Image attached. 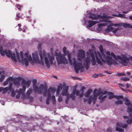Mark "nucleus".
Returning <instances> with one entry per match:
<instances>
[{"label":"nucleus","mask_w":132,"mask_h":132,"mask_svg":"<svg viewBox=\"0 0 132 132\" xmlns=\"http://www.w3.org/2000/svg\"><path fill=\"white\" fill-rule=\"evenodd\" d=\"M108 94H109V98L110 99H111L113 98H116V96L113 95V93L112 92H109Z\"/></svg>","instance_id":"21"},{"label":"nucleus","mask_w":132,"mask_h":132,"mask_svg":"<svg viewBox=\"0 0 132 132\" xmlns=\"http://www.w3.org/2000/svg\"><path fill=\"white\" fill-rule=\"evenodd\" d=\"M27 58H28V60L29 61H31L32 60L31 56V55H29L28 57H27Z\"/></svg>","instance_id":"46"},{"label":"nucleus","mask_w":132,"mask_h":132,"mask_svg":"<svg viewBox=\"0 0 132 132\" xmlns=\"http://www.w3.org/2000/svg\"><path fill=\"white\" fill-rule=\"evenodd\" d=\"M15 94V93L14 91L13 90H12L11 93V96H12L14 97Z\"/></svg>","instance_id":"48"},{"label":"nucleus","mask_w":132,"mask_h":132,"mask_svg":"<svg viewBox=\"0 0 132 132\" xmlns=\"http://www.w3.org/2000/svg\"><path fill=\"white\" fill-rule=\"evenodd\" d=\"M33 89L35 92H36L38 91V88L36 85L34 86H33Z\"/></svg>","instance_id":"39"},{"label":"nucleus","mask_w":132,"mask_h":132,"mask_svg":"<svg viewBox=\"0 0 132 132\" xmlns=\"http://www.w3.org/2000/svg\"><path fill=\"white\" fill-rule=\"evenodd\" d=\"M62 89V87H60V86H58L57 89L56 91V92L57 93H59L60 90V89Z\"/></svg>","instance_id":"42"},{"label":"nucleus","mask_w":132,"mask_h":132,"mask_svg":"<svg viewBox=\"0 0 132 132\" xmlns=\"http://www.w3.org/2000/svg\"><path fill=\"white\" fill-rule=\"evenodd\" d=\"M43 89H44V91H46V87L44 86L43 84H41L38 89L37 91L38 93L39 94H40Z\"/></svg>","instance_id":"15"},{"label":"nucleus","mask_w":132,"mask_h":132,"mask_svg":"<svg viewBox=\"0 0 132 132\" xmlns=\"http://www.w3.org/2000/svg\"><path fill=\"white\" fill-rule=\"evenodd\" d=\"M5 76L4 75H1V77L0 79V82H1L4 79Z\"/></svg>","instance_id":"41"},{"label":"nucleus","mask_w":132,"mask_h":132,"mask_svg":"<svg viewBox=\"0 0 132 132\" xmlns=\"http://www.w3.org/2000/svg\"><path fill=\"white\" fill-rule=\"evenodd\" d=\"M127 112L129 113V117L124 116H123L125 119H127L126 122L128 124L132 123V108L130 106H128L127 108Z\"/></svg>","instance_id":"7"},{"label":"nucleus","mask_w":132,"mask_h":132,"mask_svg":"<svg viewBox=\"0 0 132 132\" xmlns=\"http://www.w3.org/2000/svg\"><path fill=\"white\" fill-rule=\"evenodd\" d=\"M39 55L40 60H39L38 55L34 53L32 54V56L34 62L36 63H38L40 64H44V61L45 60V62L47 67L49 68L50 64H53V61L54 60V57L53 56L51 55L49 53H46L45 51L39 53Z\"/></svg>","instance_id":"1"},{"label":"nucleus","mask_w":132,"mask_h":132,"mask_svg":"<svg viewBox=\"0 0 132 132\" xmlns=\"http://www.w3.org/2000/svg\"><path fill=\"white\" fill-rule=\"evenodd\" d=\"M32 82L33 84V86H35L36 85L37 80L36 79H34L33 80Z\"/></svg>","instance_id":"44"},{"label":"nucleus","mask_w":132,"mask_h":132,"mask_svg":"<svg viewBox=\"0 0 132 132\" xmlns=\"http://www.w3.org/2000/svg\"><path fill=\"white\" fill-rule=\"evenodd\" d=\"M97 91V90L96 89H95L94 90V97H93V98L95 97L96 98L97 96L98 95H97V94L96 93V92Z\"/></svg>","instance_id":"38"},{"label":"nucleus","mask_w":132,"mask_h":132,"mask_svg":"<svg viewBox=\"0 0 132 132\" xmlns=\"http://www.w3.org/2000/svg\"><path fill=\"white\" fill-rule=\"evenodd\" d=\"M47 97L46 100V103L47 105H48L50 104V99L51 97V94L49 93L48 94H47Z\"/></svg>","instance_id":"23"},{"label":"nucleus","mask_w":132,"mask_h":132,"mask_svg":"<svg viewBox=\"0 0 132 132\" xmlns=\"http://www.w3.org/2000/svg\"><path fill=\"white\" fill-rule=\"evenodd\" d=\"M131 85L130 84L127 83L126 84V87L127 88H129L130 87Z\"/></svg>","instance_id":"53"},{"label":"nucleus","mask_w":132,"mask_h":132,"mask_svg":"<svg viewBox=\"0 0 132 132\" xmlns=\"http://www.w3.org/2000/svg\"><path fill=\"white\" fill-rule=\"evenodd\" d=\"M124 14H119L118 15V16L119 17L122 18V17L123 16Z\"/></svg>","instance_id":"52"},{"label":"nucleus","mask_w":132,"mask_h":132,"mask_svg":"<svg viewBox=\"0 0 132 132\" xmlns=\"http://www.w3.org/2000/svg\"><path fill=\"white\" fill-rule=\"evenodd\" d=\"M89 52L90 53V56L91 57L95 56L93 51L92 50H90Z\"/></svg>","instance_id":"43"},{"label":"nucleus","mask_w":132,"mask_h":132,"mask_svg":"<svg viewBox=\"0 0 132 132\" xmlns=\"http://www.w3.org/2000/svg\"><path fill=\"white\" fill-rule=\"evenodd\" d=\"M122 57L118 56V59L120 60V63L124 66H127L129 60V58L127 57L125 55H122Z\"/></svg>","instance_id":"8"},{"label":"nucleus","mask_w":132,"mask_h":132,"mask_svg":"<svg viewBox=\"0 0 132 132\" xmlns=\"http://www.w3.org/2000/svg\"><path fill=\"white\" fill-rule=\"evenodd\" d=\"M22 61L26 66H27L28 65V60L26 58H25L24 59L22 60Z\"/></svg>","instance_id":"25"},{"label":"nucleus","mask_w":132,"mask_h":132,"mask_svg":"<svg viewBox=\"0 0 132 132\" xmlns=\"http://www.w3.org/2000/svg\"><path fill=\"white\" fill-rule=\"evenodd\" d=\"M73 92H74V93L75 94H76V95L77 96H79V95L80 93V91L79 90H76V89H74L73 90Z\"/></svg>","instance_id":"30"},{"label":"nucleus","mask_w":132,"mask_h":132,"mask_svg":"<svg viewBox=\"0 0 132 132\" xmlns=\"http://www.w3.org/2000/svg\"><path fill=\"white\" fill-rule=\"evenodd\" d=\"M117 75H118L119 76H121L122 75H125L124 74H122L121 73H118Z\"/></svg>","instance_id":"60"},{"label":"nucleus","mask_w":132,"mask_h":132,"mask_svg":"<svg viewBox=\"0 0 132 132\" xmlns=\"http://www.w3.org/2000/svg\"><path fill=\"white\" fill-rule=\"evenodd\" d=\"M89 17L93 20H97L101 19L99 20L100 21H95L92 20H88V27L89 28L92 27V26L96 24L97 23H99L100 22H111L110 21H108L107 19L110 18V16L106 15L102 16L101 15H97L95 14H91L89 16Z\"/></svg>","instance_id":"2"},{"label":"nucleus","mask_w":132,"mask_h":132,"mask_svg":"<svg viewBox=\"0 0 132 132\" xmlns=\"http://www.w3.org/2000/svg\"><path fill=\"white\" fill-rule=\"evenodd\" d=\"M32 89H29L27 90L26 93V95L27 98H30V99H31V98L32 99V98L31 97H29L30 95L32 92Z\"/></svg>","instance_id":"19"},{"label":"nucleus","mask_w":132,"mask_h":132,"mask_svg":"<svg viewBox=\"0 0 132 132\" xmlns=\"http://www.w3.org/2000/svg\"><path fill=\"white\" fill-rule=\"evenodd\" d=\"M119 25L120 24H113L111 23L108 26V27L105 29V31L106 32H109L112 31L113 33H115L117 31V29H116L114 30V29L112 28V27L113 26H119Z\"/></svg>","instance_id":"10"},{"label":"nucleus","mask_w":132,"mask_h":132,"mask_svg":"<svg viewBox=\"0 0 132 132\" xmlns=\"http://www.w3.org/2000/svg\"><path fill=\"white\" fill-rule=\"evenodd\" d=\"M28 55V54L27 53H25L24 54V56L25 57H26V58H27Z\"/></svg>","instance_id":"61"},{"label":"nucleus","mask_w":132,"mask_h":132,"mask_svg":"<svg viewBox=\"0 0 132 132\" xmlns=\"http://www.w3.org/2000/svg\"><path fill=\"white\" fill-rule=\"evenodd\" d=\"M9 90L10 91H11L12 90V85L10 84L9 88H8Z\"/></svg>","instance_id":"51"},{"label":"nucleus","mask_w":132,"mask_h":132,"mask_svg":"<svg viewBox=\"0 0 132 132\" xmlns=\"http://www.w3.org/2000/svg\"><path fill=\"white\" fill-rule=\"evenodd\" d=\"M95 54V57L96 58L97 62L98 64H100L101 65L103 66V64L102 62L101 61L99 58V56L98 54V53H97L96 52H94Z\"/></svg>","instance_id":"16"},{"label":"nucleus","mask_w":132,"mask_h":132,"mask_svg":"<svg viewBox=\"0 0 132 132\" xmlns=\"http://www.w3.org/2000/svg\"><path fill=\"white\" fill-rule=\"evenodd\" d=\"M90 62V61L88 57L86 58L85 60L84 64L85 68L86 70H88L89 68Z\"/></svg>","instance_id":"14"},{"label":"nucleus","mask_w":132,"mask_h":132,"mask_svg":"<svg viewBox=\"0 0 132 132\" xmlns=\"http://www.w3.org/2000/svg\"><path fill=\"white\" fill-rule=\"evenodd\" d=\"M92 92V90L91 89H89L85 93L84 95L86 97H89V96L90 92Z\"/></svg>","instance_id":"22"},{"label":"nucleus","mask_w":132,"mask_h":132,"mask_svg":"<svg viewBox=\"0 0 132 132\" xmlns=\"http://www.w3.org/2000/svg\"><path fill=\"white\" fill-rule=\"evenodd\" d=\"M9 90V88L8 87H6L4 88H3V93H5L7 92V91Z\"/></svg>","instance_id":"40"},{"label":"nucleus","mask_w":132,"mask_h":132,"mask_svg":"<svg viewBox=\"0 0 132 132\" xmlns=\"http://www.w3.org/2000/svg\"><path fill=\"white\" fill-rule=\"evenodd\" d=\"M58 101L59 102H61L62 101V98L61 96H59L58 99Z\"/></svg>","instance_id":"49"},{"label":"nucleus","mask_w":132,"mask_h":132,"mask_svg":"<svg viewBox=\"0 0 132 132\" xmlns=\"http://www.w3.org/2000/svg\"><path fill=\"white\" fill-rule=\"evenodd\" d=\"M8 83V81L7 80L5 81H4V82L3 83V85L4 86L6 85Z\"/></svg>","instance_id":"56"},{"label":"nucleus","mask_w":132,"mask_h":132,"mask_svg":"<svg viewBox=\"0 0 132 132\" xmlns=\"http://www.w3.org/2000/svg\"><path fill=\"white\" fill-rule=\"evenodd\" d=\"M92 58V60L91 61V63L93 65H95L96 64V61L95 60V56L91 57Z\"/></svg>","instance_id":"28"},{"label":"nucleus","mask_w":132,"mask_h":132,"mask_svg":"<svg viewBox=\"0 0 132 132\" xmlns=\"http://www.w3.org/2000/svg\"><path fill=\"white\" fill-rule=\"evenodd\" d=\"M31 81L29 80L27 81L23 80L22 81V84L23 85L22 89L24 91L26 88V87H28L30 85Z\"/></svg>","instance_id":"11"},{"label":"nucleus","mask_w":132,"mask_h":132,"mask_svg":"<svg viewBox=\"0 0 132 132\" xmlns=\"http://www.w3.org/2000/svg\"><path fill=\"white\" fill-rule=\"evenodd\" d=\"M3 127L0 128V132H4L3 130H4L3 129Z\"/></svg>","instance_id":"63"},{"label":"nucleus","mask_w":132,"mask_h":132,"mask_svg":"<svg viewBox=\"0 0 132 132\" xmlns=\"http://www.w3.org/2000/svg\"><path fill=\"white\" fill-rule=\"evenodd\" d=\"M107 24L106 23H101L98 24V27L99 28L101 27H104L107 25Z\"/></svg>","instance_id":"31"},{"label":"nucleus","mask_w":132,"mask_h":132,"mask_svg":"<svg viewBox=\"0 0 132 132\" xmlns=\"http://www.w3.org/2000/svg\"><path fill=\"white\" fill-rule=\"evenodd\" d=\"M13 83L15 85H18L19 84V82L18 81L16 80L15 81H14L13 82Z\"/></svg>","instance_id":"54"},{"label":"nucleus","mask_w":132,"mask_h":132,"mask_svg":"<svg viewBox=\"0 0 132 132\" xmlns=\"http://www.w3.org/2000/svg\"><path fill=\"white\" fill-rule=\"evenodd\" d=\"M78 59L81 61L85 57V52L82 50H80L78 52Z\"/></svg>","instance_id":"12"},{"label":"nucleus","mask_w":132,"mask_h":132,"mask_svg":"<svg viewBox=\"0 0 132 132\" xmlns=\"http://www.w3.org/2000/svg\"><path fill=\"white\" fill-rule=\"evenodd\" d=\"M123 103V102L122 100H120L116 101L115 102V103L117 105L122 104Z\"/></svg>","instance_id":"34"},{"label":"nucleus","mask_w":132,"mask_h":132,"mask_svg":"<svg viewBox=\"0 0 132 132\" xmlns=\"http://www.w3.org/2000/svg\"><path fill=\"white\" fill-rule=\"evenodd\" d=\"M74 66L75 70L77 73L79 72V70L81 72L84 71L85 70L84 67L82 65L81 63L77 62L75 60L73 63Z\"/></svg>","instance_id":"6"},{"label":"nucleus","mask_w":132,"mask_h":132,"mask_svg":"<svg viewBox=\"0 0 132 132\" xmlns=\"http://www.w3.org/2000/svg\"><path fill=\"white\" fill-rule=\"evenodd\" d=\"M125 104L127 106H129L131 105V106H130L132 108V104H131L130 101L127 98L125 100Z\"/></svg>","instance_id":"20"},{"label":"nucleus","mask_w":132,"mask_h":132,"mask_svg":"<svg viewBox=\"0 0 132 132\" xmlns=\"http://www.w3.org/2000/svg\"><path fill=\"white\" fill-rule=\"evenodd\" d=\"M55 54L56 56V59L57 63L60 64L61 63L65 64L67 63V61L64 56H63L61 53L59 52L55 53Z\"/></svg>","instance_id":"5"},{"label":"nucleus","mask_w":132,"mask_h":132,"mask_svg":"<svg viewBox=\"0 0 132 132\" xmlns=\"http://www.w3.org/2000/svg\"><path fill=\"white\" fill-rule=\"evenodd\" d=\"M56 90L53 88H50L47 90L46 89V91H44L43 93V95L44 96H46V94H48L49 93L51 94L50 92L54 93L55 92Z\"/></svg>","instance_id":"13"},{"label":"nucleus","mask_w":132,"mask_h":132,"mask_svg":"<svg viewBox=\"0 0 132 132\" xmlns=\"http://www.w3.org/2000/svg\"><path fill=\"white\" fill-rule=\"evenodd\" d=\"M121 80H123L124 81H129V79L127 77H125L121 78Z\"/></svg>","instance_id":"37"},{"label":"nucleus","mask_w":132,"mask_h":132,"mask_svg":"<svg viewBox=\"0 0 132 132\" xmlns=\"http://www.w3.org/2000/svg\"><path fill=\"white\" fill-rule=\"evenodd\" d=\"M68 89L69 87L68 86H67L63 88L62 92V95H65L68 94Z\"/></svg>","instance_id":"17"},{"label":"nucleus","mask_w":132,"mask_h":132,"mask_svg":"<svg viewBox=\"0 0 132 132\" xmlns=\"http://www.w3.org/2000/svg\"><path fill=\"white\" fill-rule=\"evenodd\" d=\"M98 75L96 74H95L93 75V77L94 78H96L98 77Z\"/></svg>","instance_id":"59"},{"label":"nucleus","mask_w":132,"mask_h":132,"mask_svg":"<svg viewBox=\"0 0 132 132\" xmlns=\"http://www.w3.org/2000/svg\"><path fill=\"white\" fill-rule=\"evenodd\" d=\"M65 96H66L67 97L66 99H68V100H69V98H70V95H69V94H67V95H65Z\"/></svg>","instance_id":"57"},{"label":"nucleus","mask_w":132,"mask_h":132,"mask_svg":"<svg viewBox=\"0 0 132 132\" xmlns=\"http://www.w3.org/2000/svg\"><path fill=\"white\" fill-rule=\"evenodd\" d=\"M52 100H55V96H52Z\"/></svg>","instance_id":"64"},{"label":"nucleus","mask_w":132,"mask_h":132,"mask_svg":"<svg viewBox=\"0 0 132 132\" xmlns=\"http://www.w3.org/2000/svg\"><path fill=\"white\" fill-rule=\"evenodd\" d=\"M116 126V131L120 132H123L124 131V130L121 128L120 127L126 129L128 125L126 124H123L121 122H119L117 123Z\"/></svg>","instance_id":"9"},{"label":"nucleus","mask_w":132,"mask_h":132,"mask_svg":"<svg viewBox=\"0 0 132 132\" xmlns=\"http://www.w3.org/2000/svg\"><path fill=\"white\" fill-rule=\"evenodd\" d=\"M117 99H122L123 98V97L122 95L119 96H116V97Z\"/></svg>","instance_id":"47"},{"label":"nucleus","mask_w":132,"mask_h":132,"mask_svg":"<svg viewBox=\"0 0 132 132\" xmlns=\"http://www.w3.org/2000/svg\"><path fill=\"white\" fill-rule=\"evenodd\" d=\"M68 53V61L72 65V60L71 58V55L69 54Z\"/></svg>","instance_id":"29"},{"label":"nucleus","mask_w":132,"mask_h":132,"mask_svg":"<svg viewBox=\"0 0 132 132\" xmlns=\"http://www.w3.org/2000/svg\"><path fill=\"white\" fill-rule=\"evenodd\" d=\"M70 97L71 98L72 100H75V99L76 96H75V94L74 92H72V93L70 95Z\"/></svg>","instance_id":"26"},{"label":"nucleus","mask_w":132,"mask_h":132,"mask_svg":"<svg viewBox=\"0 0 132 132\" xmlns=\"http://www.w3.org/2000/svg\"><path fill=\"white\" fill-rule=\"evenodd\" d=\"M93 101V97L92 96H90L89 97L88 100V103L89 104H90Z\"/></svg>","instance_id":"32"},{"label":"nucleus","mask_w":132,"mask_h":132,"mask_svg":"<svg viewBox=\"0 0 132 132\" xmlns=\"http://www.w3.org/2000/svg\"><path fill=\"white\" fill-rule=\"evenodd\" d=\"M66 49L67 48L65 47L63 48V51L65 55H66L67 54V53Z\"/></svg>","instance_id":"35"},{"label":"nucleus","mask_w":132,"mask_h":132,"mask_svg":"<svg viewBox=\"0 0 132 132\" xmlns=\"http://www.w3.org/2000/svg\"><path fill=\"white\" fill-rule=\"evenodd\" d=\"M106 98V96L105 95L103 96L102 95H100L98 97V99L101 100V102L103 101Z\"/></svg>","instance_id":"24"},{"label":"nucleus","mask_w":132,"mask_h":132,"mask_svg":"<svg viewBox=\"0 0 132 132\" xmlns=\"http://www.w3.org/2000/svg\"><path fill=\"white\" fill-rule=\"evenodd\" d=\"M20 97V94H18L16 95V98L17 99L19 98Z\"/></svg>","instance_id":"58"},{"label":"nucleus","mask_w":132,"mask_h":132,"mask_svg":"<svg viewBox=\"0 0 132 132\" xmlns=\"http://www.w3.org/2000/svg\"><path fill=\"white\" fill-rule=\"evenodd\" d=\"M123 26L125 28H132V25H130L129 24L124 23L123 24Z\"/></svg>","instance_id":"27"},{"label":"nucleus","mask_w":132,"mask_h":132,"mask_svg":"<svg viewBox=\"0 0 132 132\" xmlns=\"http://www.w3.org/2000/svg\"><path fill=\"white\" fill-rule=\"evenodd\" d=\"M97 95H100L101 94H102V95H104L108 93V92L106 90H104V91H103L99 89L98 90L97 93Z\"/></svg>","instance_id":"18"},{"label":"nucleus","mask_w":132,"mask_h":132,"mask_svg":"<svg viewBox=\"0 0 132 132\" xmlns=\"http://www.w3.org/2000/svg\"><path fill=\"white\" fill-rule=\"evenodd\" d=\"M23 89L21 88H20L19 90V93L20 94L22 93V92Z\"/></svg>","instance_id":"55"},{"label":"nucleus","mask_w":132,"mask_h":132,"mask_svg":"<svg viewBox=\"0 0 132 132\" xmlns=\"http://www.w3.org/2000/svg\"><path fill=\"white\" fill-rule=\"evenodd\" d=\"M100 51L101 53V54L99 52H98V54L99 57L102 61L104 62H106L109 65H111L112 64H117V62L114 60L112 58L108 56H106L104 53V51L103 46L100 45L99 47Z\"/></svg>","instance_id":"3"},{"label":"nucleus","mask_w":132,"mask_h":132,"mask_svg":"<svg viewBox=\"0 0 132 132\" xmlns=\"http://www.w3.org/2000/svg\"><path fill=\"white\" fill-rule=\"evenodd\" d=\"M110 55L112 56L114 58V59L116 60H118V56H116V55H115L114 53H111Z\"/></svg>","instance_id":"33"},{"label":"nucleus","mask_w":132,"mask_h":132,"mask_svg":"<svg viewBox=\"0 0 132 132\" xmlns=\"http://www.w3.org/2000/svg\"><path fill=\"white\" fill-rule=\"evenodd\" d=\"M16 20H18L20 19L21 18V16H20L19 12L18 13H17L16 15Z\"/></svg>","instance_id":"36"},{"label":"nucleus","mask_w":132,"mask_h":132,"mask_svg":"<svg viewBox=\"0 0 132 132\" xmlns=\"http://www.w3.org/2000/svg\"><path fill=\"white\" fill-rule=\"evenodd\" d=\"M3 47H1L0 48V52L1 55L3 56L5 54L9 57H11L12 60H14L15 62L17 61V59L15 57V54L14 53H12V52L10 50H3Z\"/></svg>","instance_id":"4"},{"label":"nucleus","mask_w":132,"mask_h":132,"mask_svg":"<svg viewBox=\"0 0 132 132\" xmlns=\"http://www.w3.org/2000/svg\"><path fill=\"white\" fill-rule=\"evenodd\" d=\"M93 102L94 104H95V103L96 101V98L95 97L93 98Z\"/></svg>","instance_id":"50"},{"label":"nucleus","mask_w":132,"mask_h":132,"mask_svg":"<svg viewBox=\"0 0 132 132\" xmlns=\"http://www.w3.org/2000/svg\"><path fill=\"white\" fill-rule=\"evenodd\" d=\"M85 89V87H82L81 88V91H82L83 92V90Z\"/></svg>","instance_id":"62"},{"label":"nucleus","mask_w":132,"mask_h":132,"mask_svg":"<svg viewBox=\"0 0 132 132\" xmlns=\"http://www.w3.org/2000/svg\"><path fill=\"white\" fill-rule=\"evenodd\" d=\"M17 8L19 10H20L21 9V5H20V4H18L16 5Z\"/></svg>","instance_id":"45"}]
</instances>
